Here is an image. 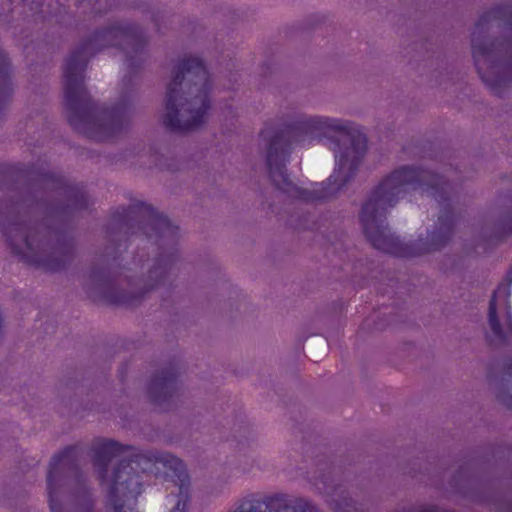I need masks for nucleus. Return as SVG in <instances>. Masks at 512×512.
Here are the masks:
<instances>
[{
	"instance_id": "1",
	"label": "nucleus",
	"mask_w": 512,
	"mask_h": 512,
	"mask_svg": "<svg viewBox=\"0 0 512 512\" xmlns=\"http://www.w3.org/2000/svg\"><path fill=\"white\" fill-rule=\"evenodd\" d=\"M269 139L267 166L276 188L306 202L337 194L355 175L367 142L351 121L301 115L279 132L264 129Z\"/></svg>"
},
{
	"instance_id": "2",
	"label": "nucleus",
	"mask_w": 512,
	"mask_h": 512,
	"mask_svg": "<svg viewBox=\"0 0 512 512\" xmlns=\"http://www.w3.org/2000/svg\"><path fill=\"white\" fill-rule=\"evenodd\" d=\"M450 186L441 177L419 167L401 166L389 174L370 194L362 206L360 222L367 240L382 252L398 257L419 256L443 247L453 228L451 215L438 218L439 228L428 234L426 241L402 243L389 233L386 214L400 198L410 192L433 197L440 204L448 199Z\"/></svg>"
},
{
	"instance_id": "3",
	"label": "nucleus",
	"mask_w": 512,
	"mask_h": 512,
	"mask_svg": "<svg viewBox=\"0 0 512 512\" xmlns=\"http://www.w3.org/2000/svg\"><path fill=\"white\" fill-rule=\"evenodd\" d=\"M108 46H120L127 54V66L134 65V58L142 54L144 40L134 26H113L96 32L68 58L64 67L65 102L69 123L74 129L102 141L112 137L128 121L129 104L124 102L103 113L101 123L95 115L94 104L83 86V72L88 55Z\"/></svg>"
},
{
	"instance_id": "4",
	"label": "nucleus",
	"mask_w": 512,
	"mask_h": 512,
	"mask_svg": "<svg viewBox=\"0 0 512 512\" xmlns=\"http://www.w3.org/2000/svg\"><path fill=\"white\" fill-rule=\"evenodd\" d=\"M210 83L203 62L183 58L167 87L162 124L170 131H188L201 126L210 108Z\"/></svg>"
},
{
	"instance_id": "5",
	"label": "nucleus",
	"mask_w": 512,
	"mask_h": 512,
	"mask_svg": "<svg viewBox=\"0 0 512 512\" xmlns=\"http://www.w3.org/2000/svg\"><path fill=\"white\" fill-rule=\"evenodd\" d=\"M113 220L121 228L132 230V233H136L134 229L137 225L138 230H143V234L157 245L168 248L167 252L153 259L152 264H149L148 275L143 286L144 291H141V295L124 296L117 300L132 304L135 298L143 297L146 292L157 288L166 281L175 258L174 245L178 238V228L172 225L166 217L156 213L151 206L144 203L133 205L128 209L123 208L121 212L117 211Z\"/></svg>"
},
{
	"instance_id": "6",
	"label": "nucleus",
	"mask_w": 512,
	"mask_h": 512,
	"mask_svg": "<svg viewBox=\"0 0 512 512\" xmlns=\"http://www.w3.org/2000/svg\"><path fill=\"white\" fill-rule=\"evenodd\" d=\"M129 459L125 465L134 466L132 475L139 474L142 486L152 477L166 484L165 498L167 512H188L191 504V482L186 466L181 459L159 451H138L129 446ZM127 449L124 451V453Z\"/></svg>"
},
{
	"instance_id": "7",
	"label": "nucleus",
	"mask_w": 512,
	"mask_h": 512,
	"mask_svg": "<svg viewBox=\"0 0 512 512\" xmlns=\"http://www.w3.org/2000/svg\"><path fill=\"white\" fill-rule=\"evenodd\" d=\"M81 455L78 446H71L52 458L47 476L52 512H95L92 494L78 478Z\"/></svg>"
},
{
	"instance_id": "8",
	"label": "nucleus",
	"mask_w": 512,
	"mask_h": 512,
	"mask_svg": "<svg viewBox=\"0 0 512 512\" xmlns=\"http://www.w3.org/2000/svg\"><path fill=\"white\" fill-rule=\"evenodd\" d=\"M126 449L128 447L107 439H98L92 446L94 467L101 485L106 489L107 504L113 512H132L131 503L142 492L140 475H132L134 466L125 465V460H121L112 474L107 476L110 461L124 454Z\"/></svg>"
},
{
	"instance_id": "9",
	"label": "nucleus",
	"mask_w": 512,
	"mask_h": 512,
	"mask_svg": "<svg viewBox=\"0 0 512 512\" xmlns=\"http://www.w3.org/2000/svg\"><path fill=\"white\" fill-rule=\"evenodd\" d=\"M0 227L11 251L28 263L55 271L68 259L69 251L50 247L46 240L38 238V228L24 220L15 206L7 208L0 216Z\"/></svg>"
},
{
	"instance_id": "10",
	"label": "nucleus",
	"mask_w": 512,
	"mask_h": 512,
	"mask_svg": "<svg viewBox=\"0 0 512 512\" xmlns=\"http://www.w3.org/2000/svg\"><path fill=\"white\" fill-rule=\"evenodd\" d=\"M295 494L276 492L243 499L232 512H290Z\"/></svg>"
},
{
	"instance_id": "11",
	"label": "nucleus",
	"mask_w": 512,
	"mask_h": 512,
	"mask_svg": "<svg viewBox=\"0 0 512 512\" xmlns=\"http://www.w3.org/2000/svg\"><path fill=\"white\" fill-rule=\"evenodd\" d=\"M316 489L324 495L326 502L334 512H362L356 502L350 498L349 492L334 479L323 478L315 483Z\"/></svg>"
},
{
	"instance_id": "12",
	"label": "nucleus",
	"mask_w": 512,
	"mask_h": 512,
	"mask_svg": "<svg viewBox=\"0 0 512 512\" xmlns=\"http://www.w3.org/2000/svg\"><path fill=\"white\" fill-rule=\"evenodd\" d=\"M176 375L173 371H162L157 375L149 386V395L151 400L162 409H165L164 403L172 398L176 392Z\"/></svg>"
},
{
	"instance_id": "13",
	"label": "nucleus",
	"mask_w": 512,
	"mask_h": 512,
	"mask_svg": "<svg viewBox=\"0 0 512 512\" xmlns=\"http://www.w3.org/2000/svg\"><path fill=\"white\" fill-rule=\"evenodd\" d=\"M488 321H489V327L493 334L494 340L503 342L505 340V335L503 333L502 327H501L500 322L497 317L495 295L492 296L490 303H489Z\"/></svg>"
},
{
	"instance_id": "14",
	"label": "nucleus",
	"mask_w": 512,
	"mask_h": 512,
	"mask_svg": "<svg viewBox=\"0 0 512 512\" xmlns=\"http://www.w3.org/2000/svg\"><path fill=\"white\" fill-rule=\"evenodd\" d=\"M290 512H320L317 506L308 498L295 494Z\"/></svg>"
},
{
	"instance_id": "15",
	"label": "nucleus",
	"mask_w": 512,
	"mask_h": 512,
	"mask_svg": "<svg viewBox=\"0 0 512 512\" xmlns=\"http://www.w3.org/2000/svg\"><path fill=\"white\" fill-rule=\"evenodd\" d=\"M8 67V59L6 55L0 51V84H3L5 87L8 85Z\"/></svg>"
},
{
	"instance_id": "16",
	"label": "nucleus",
	"mask_w": 512,
	"mask_h": 512,
	"mask_svg": "<svg viewBox=\"0 0 512 512\" xmlns=\"http://www.w3.org/2000/svg\"><path fill=\"white\" fill-rule=\"evenodd\" d=\"M507 227H508V232H512V217L506 222Z\"/></svg>"
},
{
	"instance_id": "17",
	"label": "nucleus",
	"mask_w": 512,
	"mask_h": 512,
	"mask_svg": "<svg viewBox=\"0 0 512 512\" xmlns=\"http://www.w3.org/2000/svg\"><path fill=\"white\" fill-rule=\"evenodd\" d=\"M397 512H406L405 510H402V511H397Z\"/></svg>"
}]
</instances>
